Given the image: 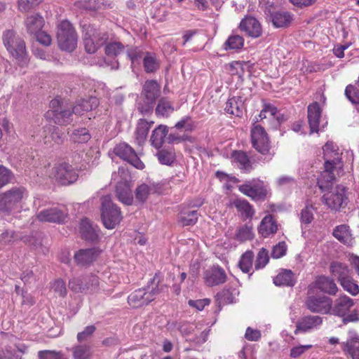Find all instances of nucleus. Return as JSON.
Instances as JSON below:
<instances>
[{"instance_id": "7c9ffc66", "label": "nucleus", "mask_w": 359, "mask_h": 359, "mask_svg": "<svg viewBox=\"0 0 359 359\" xmlns=\"http://www.w3.org/2000/svg\"><path fill=\"white\" fill-rule=\"evenodd\" d=\"M231 205L236 208L244 219H251L255 215L252 206L245 199L236 198L231 203Z\"/></svg>"}, {"instance_id": "69168bd1", "label": "nucleus", "mask_w": 359, "mask_h": 359, "mask_svg": "<svg viewBox=\"0 0 359 359\" xmlns=\"http://www.w3.org/2000/svg\"><path fill=\"white\" fill-rule=\"evenodd\" d=\"M287 245L285 242H280L273 248L271 255L275 259H278L285 255Z\"/></svg>"}, {"instance_id": "4468645a", "label": "nucleus", "mask_w": 359, "mask_h": 359, "mask_svg": "<svg viewBox=\"0 0 359 359\" xmlns=\"http://www.w3.org/2000/svg\"><path fill=\"white\" fill-rule=\"evenodd\" d=\"M50 107L51 111H48V115L51 116L56 124L66 125L71 122V116L73 112L62 106L58 100L55 99L50 101Z\"/></svg>"}, {"instance_id": "4d7b16f0", "label": "nucleus", "mask_w": 359, "mask_h": 359, "mask_svg": "<svg viewBox=\"0 0 359 359\" xmlns=\"http://www.w3.org/2000/svg\"><path fill=\"white\" fill-rule=\"evenodd\" d=\"M158 161L164 165H170L175 160V154L172 151L161 150L157 153Z\"/></svg>"}, {"instance_id": "c756f323", "label": "nucleus", "mask_w": 359, "mask_h": 359, "mask_svg": "<svg viewBox=\"0 0 359 359\" xmlns=\"http://www.w3.org/2000/svg\"><path fill=\"white\" fill-rule=\"evenodd\" d=\"M224 110L229 114L240 117L245 110L244 100L241 97H233L226 102Z\"/></svg>"}, {"instance_id": "bb28decb", "label": "nucleus", "mask_w": 359, "mask_h": 359, "mask_svg": "<svg viewBox=\"0 0 359 359\" xmlns=\"http://www.w3.org/2000/svg\"><path fill=\"white\" fill-rule=\"evenodd\" d=\"M278 231V224L272 215H266L261 221L258 232L264 237L275 234Z\"/></svg>"}, {"instance_id": "13d9d810", "label": "nucleus", "mask_w": 359, "mask_h": 359, "mask_svg": "<svg viewBox=\"0 0 359 359\" xmlns=\"http://www.w3.org/2000/svg\"><path fill=\"white\" fill-rule=\"evenodd\" d=\"M345 95L353 104H359V93L355 86H347L345 89Z\"/></svg>"}, {"instance_id": "5fc2aeb1", "label": "nucleus", "mask_w": 359, "mask_h": 359, "mask_svg": "<svg viewBox=\"0 0 359 359\" xmlns=\"http://www.w3.org/2000/svg\"><path fill=\"white\" fill-rule=\"evenodd\" d=\"M73 140L78 143H84L88 142L90 135L86 128H81L75 130L72 134Z\"/></svg>"}, {"instance_id": "a19ab883", "label": "nucleus", "mask_w": 359, "mask_h": 359, "mask_svg": "<svg viewBox=\"0 0 359 359\" xmlns=\"http://www.w3.org/2000/svg\"><path fill=\"white\" fill-rule=\"evenodd\" d=\"M232 158L233 161L238 163V166L241 169L250 170L251 165L247 154L241 151H235L232 154Z\"/></svg>"}, {"instance_id": "2f4dec72", "label": "nucleus", "mask_w": 359, "mask_h": 359, "mask_svg": "<svg viewBox=\"0 0 359 359\" xmlns=\"http://www.w3.org/2000/svg\"><path fill=\"white\" fill-rule=\"evenodd\" d=\"M43 22V19L41 15H32L25 19V25L27 32L31 35H34L42 29Z\"/></svg>"}, {"instance_id": "c03bdc74", "label": "nucleus", "mask_w": 359, "mask_h": 359, "mask_svg": "<svg viewBox=\"0 0 359 359\" xmlns=\"http://www.w3.org/2000/svg\"><path fill=\"white\" fill-rule=\"evenodd\" d=\"M47 129L50 133V137H45V144L50 142L49 138H51V140L57 144H60L63 142L65 135L59 129V128L55 126H49Z\"/></svg>"}, {"instance_id": "1a4fd4ad", "label": "nucleus", "mask_w": 359, "mask_h": 359, "mask_svg": "<svg viewBox=\"0 0 359 359\" xmlns=\"http://www.w3.org/2000/svg\"><path fill=\"white\" fill-rule=\"evenodd\" d=\"M346 188L342 185H337L331 191L325 193L323 196V201L331 210H337L347 203Z\"/></svg>"}, {"instance_id": "774afa93", "label": "nucleus", "mask_w": 359, "mask_h": 359, "mask_svg": "<svg viewBox=\"0 0 359 359\" xmlns=\"http://www.w3.org/2000/svg\"><path fill=\"white\" fill-rule=\"evenodd\" d=\"M313 207L311 205H306V207L302 210V220L306 224L310 223L313 219Z\"/></svg>"}, {"instance_id": "423d86ee", "label": "nucleus", "mask_w": 359, "mask_h": 359, "mask_svg": "<svg viewBox=\"0 0 359 359\" xmlns=\"http://www.w3.org/2000/svg\"><path fill=\"white\" fill-rule=\"evenodd\" d=\"M83 28L85 49L89 53H94L107 41L108 36L93 25H85Z\"/></svg>"}, {"instance_id": "f257e3e1", "label": "nucleus", "mask_w": 359, "mask_h": 359, "mask_svg": "<svg viewBox=\"0 0 359 359\" xmlns=\"http://www.w3.org/2000/svg\"><path fill=\"white\" fill-rule=\"evenodd\" d=\"M323 158L325 159V170L318 179V185L322 191H325L332 186L335 180L334 171L337 172L342 168L341 163V154L337 144L332 142H327L323 147Z\"/></svg>"}, {"instance_id": "39448f33", "label": "nucleus", "mask_w": 359, "mask_h": 359, "mask_svg": "<svg viewBox=\"0 0 359 359\" xmlns=\"http://www.w3.org/2000/svg\"><path fill=\"white\" fill-rule=\"evenodd\" d=\"M354 301L347 296H341L334 301L330 312L333 315L343 318L344 323L353 322L358 320V314L353 309Z\"/></svg>"}, {"instance_id": "0eeeda50", "label": "nucleus", "mask_w": 359, "mask_h": 359, "mask_svg": "<svg viewBox=\"0 0 359 359\" xmlns=\"http://www.w3.org/2000/svg\"><path fill=\"white\" fill-rule=\"evenodd\" d=\"M158 293V285H147L131 293L128 297V302L132 307H140L153 301Z\"/></svg>"}, {"instance_id": "393cba45", "label": "nucleus", "mask_w": 359, "mask_h": 359, "mask_svg": "<svg viewBox=\"0 0 359 359\" xmlns=\"http://www.w3.org/2000/svg\"><path fill=\"white\" fill-rule=\"evenodd\" d=\"M116 196L117 198L126 205H131L133 198L131 194L129 183L124 179L118 182L116 186Z\"/></svg>"}, {"instance_id": "864d4df0", "label": "nucleus", "mask_w": 359, "mask_h": 359, "mask_svg": "<svg viewBox=\"0 0 359 359\" xmlns=\"http://www.w3.org/2000/svg\"><path fill=\"white\" fill-rule=\"evenodd\" d=\"M76 6L86 10L95 11L101 8L102 3L100 0L79 1Z\"/></svg>"}, {"instance_id": "e2e57ef3", "label": "nucleus", "mask_w": 359, "mask_h": 359, "mask_svg": "<svg viewBox=\"0 0 359 359\" xmlns=\"http://www.w3.org/2000/svg\"><path fill=\"white\" fill-rule=\"evenodd\" d=\"M12 177L11 172L6 167L0 165V189L8 184Z\"/></svg>"}, {"instance_id": "2eb2a0df", "label": "nucleus", "mask_w": 359, "mask_h": 359, "mask_svg": "<svg viewBox=\"0 0 359 359\" xmlns=\"http://www.w3.org/2000/svg\"><path fill=\"white\" fill-rule=\"evenodd\" d=\"M238 190L244 195L254 200L263 199L266 197L267 191L263 182L255 180L247 182L238 187Z\"/></svg>"}, {"instance_id": "6e6d98bb", "label": "nucleus", "mask_w": 359, "mask_h": 359, "mask_svg": "<svg viewBox=\"0 0 359 359\" xmlns=\"http://www.w3.org/2000/svg\"><path fill=\"white\" fill-rule=\"evenodd\" d=\"M269 259V257L268 255V251L264 248H262L259 250L257 257L255 262V269H260L264 268L268 263Z\"/></svg>"}, {"instance_id": "680f3d73", "label": "nucleus", "mask_w": 359, "mask_h": 359, "mask_svg": "<svg viewBox=\"0 0 359 359\" xmlns=\"http://www.w3.org/2000/svg\"><path fill=\"white\" fill-rule=\"evenodd\" d=\"M42 0H19L18 7L22 12H27L34 6L39 5Z\"/></svg>"}, {"instance_id": "7ed1b4c3", "label": "nucleus", "mask_w": 359, "mask_h": 359, "mask_svg": "<svg viewBox=\"0 0 359 359\" xmlns=\"http://www.w3.org/2000/svg\"><path fill=\"white\" fill-rule=\"evenodd\" d=\"M57 38L59 47L63 50L72 52L77 46L76 32L67 20H63L58 25Z\"/></svg>"}, {"instance_id": "58836bf2", "label": "nucleus", "mask_w": 359, "mask_h": 359, "mask_svg": "<svg viewBox=\"0 0 359 359\" xmlns=\"http://www.w3.org/2000/svg\"><path fill=\"white\" fill-rule=\"evenodd\" d=\"M244 45L243 36L238 34H231L223 45L224 49L227 50H240Z\"/></svg>"}, {"instance_id": "8fccbe9b", "label": "nucleus", "mask_w": 359, "mask_h": 359, "mask_svg": "<svg viewBox=\"0 0 359 359\" xmlns=\"http://www.w3.org/2000/svg\"><path fill=\"white\" fill-rule=\"evenodd\" d=\"M125 50V46L118 41L108 43L105 47V53L108 56H117Z\"/></svg>"}, {"instance_id": "bf43d9fd", "label": "nucleus", "mask_w": 359, "mask_h": 359, "mask_svg": "<svg viewBox=\"0 0 359 359\" xmlns=\"http://www.w3.org/2000/svg\"><path fill=\"white\" fill-rule=\"evenodd\" d=\"M151 189L150 187L145 184H142L140 185L137 189L135 191V196L137 200H139L141 202H144L150 193Z\"/></svg>"}, {"instance_id": "ddd939ff", "label": "nucleus", "mask_w": 359, "mask_h": 359, "mask_svg": "<svg viewBox=\"0 0 359 359\" xmlns=\"http://www.w3.org/2000/svg\"><path fill=\"white\" fill-rule=\"evenodd\" d=\"M67 215V213L64 208L55 206L42 210L36 215V217L41 222L60 224L65 221Z\"/></svg>"}, {"instance_id": "f8f14e48", "label": "nucleus", "mask_w": 359, "mask_h": 359, "mask_svg": "<svg viewBox=\"0 0 359 359\" xmlns=\"http://www.w3.org/2000/svg\"><path fill=\"white\" fill-rule=\"evenodd\" d=\"M53 175L62 185H68L75 182L79 177L76 170L68 163H62L55 167Z\"/></svg>"}, {"instance_id": "9b49d317", "label": "nucleus", "mask_w": 359, "mask_h": 359, "mask_svg": "<svg viewBox=\"0 0 359 359\" xmlns=\"http://www.w3.org/2000/svg\"><path fill=\"white\" fill-rule=\"evenodd\" d=\"M113 153L137 169L142 170L144 168V163L139 158L135 150L125 142L117 144L114 148Z\"/></svg>"}, {"instance_id": "a211bd4d", "label": "nucleus", "mask_w": 359, "mask_h": 359, "mask_svg": "<svg viewBox=\"0 0 359 359\" xmlns=\"http://www.w3.org/2000/svg\"><path fill=\"white\" fill-rule=\"evenodd\" d=\"M316 287L319 289L321 292L325 293L334 295L336 294L338 288L337 285L334 282V280L325 276H318L313 285H311L309 287V293H313V288Z\"/></svg>"}, {"instance_id": "603ef678", "label": "nucleus", "mask_w": 359, "mask_h": 359, "mask_svg": "<svg viewBox=\"0 0 359 359\" xmlns=\"http://www.w3.org/2000/svg\"><path fill=\"white\" fill-rule=\"evenodd\" d=\"M340 284L346 291L353 295H356L359 292L358 285L351 276H348L347 278L341 281Z\"/></svg>"}, {"instance_id": "e433bc0d", "label": "nucleus", "mask_w": 359, "mask_h": 359, "mask_svg": "<svg viewBox=\"0 0 359 359\" xmlns=\"http://www.w3.org/2000/svg\"><path fill=\"white\" fill-rule=\"evenodd\" d=\"M330 272L338 279L339 283L350 276L348 266L341 262H332L330 265Z\"/></svg>"}, {"instance_id": "4c0bfd02", "label": "nucleus", "mask_w": 359, "mask_h": 359, "mask_svg": "<svg viewBox=\"0 0 359 359\" xmlns=\"http://www.w3.org/2000/svg\"><path fill=\"white\" fill-rule=\"evenodd\" d=\"M198 220L197 210H184L178 215V222L182 226H191Z\"/></svg>"}, {"instance_id": "09e8293b", "label": "nucleus", "mask_w": 359, "mask_h": 359, "mask_svg": "<svg viewBox=\"0 0 359 359\" xmlns=\"http://www.w3.org/2000/svg\"><path fill=\"white\" fill-rule=\"evenodd\" d=\"M277 112V108L268 103H265L263 105V108L261 110L259 114V118H256L257 121L259 120H263L266 118H269L270 120H272V118H274Z\"/></svg>"}, {"instance_id": "79ce46f5", "label": "nucleus", "mask_w": 359, "mask_h": 359, "mask_svg": "<svg viewBox=\"0 0 359 359\" xmlns=\"http://www.w3.org/2000/svg\"><path fill=\"white\" fill-rule=\"evenodd\" d=\"M174 111V107L171 102L165 97L159 100L156 108L157 116H168Z\"/></svg>"}, {"instance_id": "f3484780", "label": "nucleus", "mask_w": 359, "mask_h": 359, "mask_svg": "<svg viewBox=\"0 0 359 359\" xmlns=\"http://www.w3.org/2000/svg\"><path fill=\"white\" fill-rule=\"evenodd\" d=\"M309 294H311L309 293ZM306 304L311 312L327 313L331 310L332 301L327 297H314L309 295L306 300Z\"/></svg>"}, {"instance_id": "dca6fc26", "label": "nucleus", "mask_w": 359, "mask_h": 359, "mask_svg": "<svg viewBox=\"0 0 359 359\" xmlns=\"http://www.w3.org/2000/svg\"><path fill=\"white\" fill-rule=\"evenodd\" d=\"M267 15L276 28H287L292 25L294 20V14L285 10L269 11Z\"/></svg>"}, {"instance_id": "37998d69", "label": "nucleus", "mask_w": 359, "mask_h": 359, "mask_svg": "<svg viewBox=\"0 0 359 359\" xmlns=\"http://www.w3.org/2000/svg\"><path fill=\"white\" fill-rule=\"evenodd\" d=\"M20 39L12 29L6 30L3 34L4 44L9 53L15 52V49L12 48V43H18V40Z\"/></svg>"}, {"instance_id": "cd10ccee", "label": "nucleus", "mask_w": 359, "mask_h": 359, "mask_svg": "<svg viewBox=\"0 0 359 359\" xmlns=\"http://www.w3.org/2000/svg\"><path fill=\"white\" fill-rule=\"evenodd\" d=\"M99 104V100L95 97H88L79 100L73 108V113L81 116L84 113L95 109Z\"/></svg>"}, {"instance_id": "de8ad7c7", "label": "nucleus", "mask_w": 359, "mask_h": 359, "mask_svg": "<svg viewBox=\"0 0 359 359\" xmlns=\"http://www.w3.org/2000/svg\"><path fill=\"white\" fill-rule=\"evenodd\" d=\"M74 359H90L91 351L87 345H79L72 348Z\"/></svg>"}, {"instance_id": "a878e982", "label": "nucleus", "mask_w": 359, "mask_h": 359, "mask_svg": "<svg viewBox=\"0 0 359 359\" xmlns=\"http://www.w3.org/2000/svg\"><path fill=\"white\" fill-rule=\"evenodd\" d=\"M80 232L85 240L95 241L99 238L100 229L98 226H93L87 219L81 220Z\"/></svg>"}, {"instance_id": "aec40b11", "label": "nucleus", "mask_w": 359, "mask_h": 359, "mask_svg": "<svg viewBox=\"0 0 359 359\" xmlns=\"http://www.w3.org/2000/svg\"><path fill=\"white\" fill-rule=\"evenodd\" d=\"M240 29L253 38L261 36L262 29L259 21L253 17H247L243 19L239 25Z\"/></svg>"}, {"instance_id": "c9c22d12", "label": "nucleus", "mask_w": 359, "mask_h": 359, "mask_svg": "<svg viewBox=\"0 0 359 359\" xmlns=\"http://www.w3.org/2000/svg\"><path fill=\"white\" fill-rule=\"evenodd\" d=\"M273 283L276 285L278 286L292 287L294 285L296 280L291 270L285 269L273 278Z\"/></svg>"}, {"instance_id": "0e129e2a", "label": "nucleus", "mask_w": 359, "mask_h": 359, "mask_svg": "<svg viewBox=\"0 0 359 359\" xmlns=\"http://www.w3.org/2000/svg\"><path fill=\"white\" fill-rule=\"evenodd\" d=\"M312 345H300L293 347L290 350V356L292 358H297L312 348Z\"/></svg>"}, {"instance_id": "3c124183", "label": "nucleus", "mask_w": 359, "mask_h": 359, "mask_svg": "<svg viewBox=\"0 0 359 359\" xmlns=\"http://www.w3.org/2000/svg\"><path fill=\"white\" fill-rule=\"evenodd\" d=\"M18 239L17 235L13 231L6 230L0 234V249L11 245Z\"/></svg>"}, {"instance_id": "6e6552de", "label": "nucleus", "mask_w": 359, "mask_h": 359, "mask_svg": "<svg viewBox=\"0 0 359 359\" xmlns=\"http://www.w3.org/2000/svg\"><path fill=\"white\" fill-rule=\"evenodd\" d=\"M69 288L77 293H91L97 291L99 286L98 278L95 275L73 278L69 281Z\"/></svg>"}, {"instance_id": "4be33fe9", "label": "nucleus", "mask_w": 359, "mask_h": 359, "mask_svg": "<svg viewBox=\"0 0 359 359\" xmlns=\"http://www.w3.org/2000/svg\"><path fill=\"white\" fill-rule=\"evenodd\" d=\"M323 323L322 318L318 316H308L301 318L297 323V327L294 334L299 332H306L312 329L316 328Z\"/></svg>"}, {"instance_id": "5701e85b", "label": "nucleus", "mask_w": 359, "mask_h": 359, "mask_svg": "<svg viewBox=\"0 0 359 359\" xmlns=\"http://www.w3.org/2000/svg\"><path fill=\"white\" fill-rule=\"evenodd\" d=\"M321 114L322 109L317 102H314L308 106V121L311 133H317L319 130Z\"/></svg>"}, {"instance_id": "f704fd0d", "label": "nucleus", "mask_w": 359, "mask_h": 359, "mask_svg": "<svg viewBox=\"0 0 359 359\" xmlns=\"http://www.w3.org/2000/svg\"><path fill=\"white\" fill-rule=\"evenodd\" d=\"M154 121L148 122L145 119H140L135 130V140L139 145L142 144L147 137L151 126Z\"/></svg>"}, {"instance_id": "9d476101", "label": "nucleus", "mask_w": 359, "mask_h": 359, "mask_svg": "<svg viewBox=\"0 0 359 359\" xmlns=\"http://www.w3.org/2000/svg\"><path fill=\"white\" fill-rule=\"evenodd\" d=\"M252 147L260 154H266L270 149V142L265 129L260 125H255L251 130Z\"/></svg>"}, {"instance_id": "338daca9", "label": "nucleus", "mask_w": 359, "mask_h": 359, "mask_svg": "<svg viewBox=\"0 0 359 359\" xmlns=\"http://www.w3.org/2000/svg\"><path fill=\"white\" fill-rule=\"evenodd\" d=\"M217 299L219 304H230L233 302V296L229 290H223L217 294Z\"/></svg>"}, {"instance_id": "473e14b6", "label": "nucleus", "mask_w": 359, "mask_h": 359, "mask_svg": "<svg viewBox=\"0 0 359 359\" xmlns=\"http://www.w3.org/2000/svg\"><path fill=\"white\" fill-rule=\"evenodd\" d=\"M168 133V128L166 126L159 125L152 131L150 139L151 145L156 149L161 148L165 142Z\"/></svg>"}, {"instance_id": "412c9836", "label": "nucleus", "mask_w": 359, "mask_h": 359, "mask_svg": "<svg viewBox=\"0 0 359 359\" xmlns=\"http://www.w3.org/2000/svg\"><path fill=\"white\" fill-rule=\"evenodd\" d=\"M332 235L337 241L346 246L351 247L355 243L351 231L346 224L337 226L333 230Z\"/></svg>"}, {"instance_id": "49530a36", "label": "nucleus", "mask_w": 359, "mask_h": 359, "mask_svg": "<svg viewBox=\"0 0 359 359\" xmlns=\"http://www.w3.org/2000/svg\"><path fill=\"white\" fill-rule=\"evenodd\" d=\"M143 63L144 70L147 73L154 72L159 67V64L155 56L149 53H146L143 58Z\"/></svg>"}, {"instance_id": "72a5a7b5", "label": "nucleus", "mask_w": 359, "mask_h": 359, "mask_svg": "<svg viewBox=\"0 0 359 359\" xmlns=\"http://www.w3.org/2000/svg\"><path fill=\"white\" fill-rule=\"evenodd\" d=\"M161 88L158 83L154 80L145 82L143 90L145 99L149 102H154L160 95Z\"/></svg>"}, {"instance_id": "a18cd8bd", "label": "nucleus", "mask_w": 359, "mask_h": 359, "mask_svg": "<svg viewBox=\"0 0 359 359\" xmlns=\"http://www.w3.org/2000/svg\"><path fill=\"white\" fill-rule=\"evenodd\" d=\"M254 255L251 251L245 252L241 257L238 266L244 273H249L252 267Z\"/></svg>"}, {"instance_id": "b1692460", "label": "nucleus", "mask_w": 359, "mask_h": 359, "mask_svg": "<svg viewBox=\"0 0 359 359\" xmlns=\"http://www.w3.org/2000/svg\"><path fill=\"white\" fill-rule=\"evenodd\" d=\"M100 252L95 248L80 250L74 255V259L79 265H88L96 260Z\"/></svg>"}, {"instance_id": "052dcab7", "label": "nucleus", "mask_w": 359, "mask_h": 359, "mask_svg": "<svg viewBox=\"0 0 359 359\" xmlns=\"http://www.w3.org/2000/svg\"><path fill=\"white\" fill-rule=\"evenodd\" d=\"M252 236V228L248 225H243L239 228L236 234L238 240L244 241L250 239Z\"/></svg>"}, {"instance_id": "c85d7f7f", "label": "nucleus", "mask_w": 359, "mask_h": 359, "mask_svg": "<svg viewBox=\"0 0 359 359\" xmlns=\"http://www.w3.org/2000/svg\"><path fill=\"white\" fill-rule=\"evenodd\" d=\"M12 48L15 49V52L9 53L15 58L18 64L21 66L27 65L29 58L24 40L20 39L18 40V43H13Z\"/></svg>"}, {"instance_id": "f03ea898", "label": "nucleus", "mask_w": 359, "mask_h": 359, "mask_svg": "<svg viewBox=\"0 0 359 359\" xmlns=\"http://www.w3.org/2000/svg\"><path fill=\"white\" fill-rule=\"evenodd\" d=\"M27 197L24 187H13L0 194V214H9L18 208L23 199Z\"/></svg>"}, {"instance_id": "6ab92c4d", "label": "nucleus", "mask_w": 359, "mask_h": 359, "mask_svg": "<svg viewBox=\"0 0 359 359\" xmlns=\"http://www.w3.org/2000/svg\"><path fill=\"white\" fill-rule=\"evenodd\" d=\"M205 284L208 286H214L224 283L226 280L224 270L219 266H213L204 273Z\"/></svg>"}, {"instance_id": "20e7f679", "label": "nucleus", "mask_w": 359, "mask_h": 359, "mask_svg": "<svg viewBox=\"0 0 359 359\" xmlns=\"http://www.w3.org/2000/svg\"><path fill=\"white\" fill-rule=\"evenodd\" d=\"M101 204V217L104 226L109 229L115 228L122 219L120 209L111 202L109 196L102 197Z\"/></svg>"}, {"instance_id": "ea45409f", "label": "nucleus", "mask_w": 359, "mask_h": 359, "mask_svg": "<svg viewBox=\"0 0 359 359\" xmlns=\"http://www.w3.org/2000/svg\"><path fill=\"white\" fill-rule=\"evenodd\" d=\"M344 351H347L352 359H359V337H352L344 343Z\"/></svg>"}]
</instances>
